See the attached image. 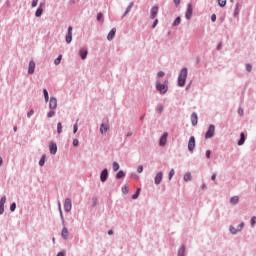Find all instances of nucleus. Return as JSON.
<instances>
[{"label": "nucleus", "mask_w": 256, "mask_h": 256, "mask_svg": "<svg viewBox=\"0 0 256 256\" xmlns=\"http://www.w3.org/2000/svg\"><path fill=\"white\" fill-rule=\"evenodd\" d=\"M187 75L188 69L186 67L182 68L178 75V87H185V83H187Z\"/></svg>", "instance_id": "nucleus-1"}, {"label": "nucleus", "mask_w": 256, "mask_h": 256, "mask_svg": "<svg viewBox=\"0 0 256 256\" xmlns=\"http://www.w3.org/2000/svg\"><path fill=\"white\" fill-rule=\"evenodd\" d=\"M156 91H159L160 95H165L169 91V80L166 79L163 83L156 82Z\"/></svg>", "instance_id": "nucleus-2"}, {"label": "nucleus", "mask_w": 256, "mask_h": 256, "mask_svg": "<svg viewBox=\"0 0 256 256\" xmlns=\"http://www.w3.org/2000/svg\"><path fill=\"white\" fill-rule=\"evenodd\" d=\"M204 137L205 139H213L215 137V126L213 124L209 125Z\"/></svg>", "instance_id": "nucleus-3"}, {"label": "nucleus", "mask_w": 256, "mask_h": 256, "mask_svg": "<svg viewBox=\"0 0 256 256\" xmlns=\"http://www.w3.org/2000/svg\"><path fill=\"white\" fill-rule=\"evenodd\" d=\"M193 17V4L188 3L187 4V9L185 12V18L187 19V21H191V18Z\"/></svg>", "instance_id": "nucleus-4"}, {"label": "nucleus", "mask_w": 256, "mask_h": 256, "mask_svg": "<svg viewBox=\"0 0 256 256\" xmlns=\"http://www.w3.org/2000/svg\"><path fill=\"white\" fill-rule=\"evenodd\" d=\"M65 41L69 45L71 41H73V26H69L66 36H65Z\"/></svg>", "instance_id": "nucleus-5"}, {"label": "nucleus", "mask_w": 256, "mask_h": 256, "mask_svg": "<svg viewBox=\"0 0 256 256\" xmlns=\"http://www.w3.org/2000/svg\"><path fill=\"white\" fill-rule=\"evenodd\" d=\"M109 179V170L104 168L100 173V181L101 183H105Z\"/></svg>", "instance_id": "nucleus-6"}, {"label": "nucleus", "mask_w": 256, "mask_h": 256, "mask_svg": "<svg viewBox=\"0 0 256 256\" xmlns=\"http://www.w3.org/2000/svg\"><path fill=\"white\" fill-rule=\"evenodd\" d=\"M73 209V203L71 202V198H66L64 202V210L66 213H69Z\"/></svg>", "instance_id": "nucleus-7"}, {"label": "nucleus", "mask_w": 256, "mask_h": 256, "mask_svg": "<svg viewBox=\"0 0 256 256\" xmlns=\"http://www.w3.org/2000/svg\"><path fill=\"white\" fill-rule=\"evenodd\" d=\"M167 137H169V134L167 132H164L162 136L159 138L160 147H165L167 145Z\"/></svg>", "instance_id": "nucleus-8"}, {"label": "nucleus", "mask_w": 256, "mask_h": 256, "mask_svg": "<svg viewBox=\"0 0 256 256\" xmlns=\"http://www.w3.org/2000/svg\"><path fill=\"white\" fill-rule=\"evenodd\" d=\"M45 9V2H40L36 12H35V17L39 18L41 15H43V11Z\"/></svg>", "instance_id": "nucleus-9"}, {"label": "nucleus", "mask_w": 256, "mask_h": 256, "mask_svg": "<svg viewBox=\"0 0 256 256\" xmlns=\"http://www.w3.org/2000/svg\"><path fill=\"white\" fill-rule=\"evenodd\" d=\"M188 151L193 153L195 151V136H191L188 141Z\"/></svg>", "instance_id": "nucleus-10"}, {"label": "nucleus", "mask_w": 256, "mask_h": 256, "mask_svg": "<svg viewBox=\"0 0 256 256\" xmlns=\"http://www.w3.org/2000/svg\"><path fill=\"white\" fill-rule=\"evenodd\" d=\"M5 203H7V196H2L0 199V215L5 213Z\"/></svg>", "instance_id": "nucleus-11"}, {"label": "nucleus", "mask_w": 256, "mask_h": 256, "mask_svg": "<svg viewBox=\"0 0 256 256\" xmlns=\"http://www.w3.org/2000/svg\"><path fill=\"white\" fill-rule=\"evenodd\" d=\"M49 101V109L50 110H55L57 109V98L56 97H50Z\"/></svg>", "instance_id": "nucleus-12"}, {"label": "nucleus", "mask_w": 256, "mask_h": 256, "mask_svg": "<svg viewBox=\"0 0 256 256\" xmlns=\"http://www.w3.org/2000/svg\"><path fill=\"white\" fill-rule=\"evenodd\" d=\"M162 181H163V172H158L154 177V183L155 185H161Z\"/></svg>", "instance_id": "nucleus-13"}, {"label": "nucleus", "mask_w": 256, "mask_h": 256, "mask_svg": "<svg viewBox=\"0 0 256 256\" xmlns=\"http://www.w3.org/2000/svg\"><path fill=\"white\" fill-rule=\"evenodd\" d=\"M49 152L51 155H57V143L50 142L49 144Z\"/></svg>", "instance_id": "nucleus-14"}, {"label": "nucleus", "mask_w": 256, "mask_h": 256, "mask_svg": "<svg viewBox=\"0 0 256 256\" xmlns=\"http://www.w3.org/2000/svg\"><path fill=\"white\" fill-rule=\"evenodd\" d=\"M87 55H89V51L87 50V48H81L79 50V56L82 61H85V59H87Z\"/></svg>", "instance_id": "nucleus-15"}, {"label": "nucleus", "mask_w": 256, "mask_h": 256, "mask_svg": "<svg viewBox=\"0 0 256 256\" xmlns=\"http://www.w3.org/2000/svg\"><path fill=\"white\" fill-rule=\"evenodd\" d=\"M159 13V6H153L150 10V19H155Z\"/></svg>", "instance_id": "nucleus-16"}, {"label": "nucleus", "mask_w": 256, "mask_h": 256, "mask_svg": "<svg viewBox=\"0 0 256 256\" xmlns=\"http://www.w3.org/2000/svg\"><path fill=\"white\" fill-rule=\"evenodd\" d=\"M61 237L62 239H65V241L69 239V230L67 229V226H65V224L63 225V229L61 231Z\"/></svg>", "instance_id": "nucleus-17"}, {"label": "nucleus", "mask_w": 256, "mask_h": 256, "mask_svg": "<svg viewBox=\"0 0 256 256\" xmlns=\"http://www.w3.org/2000/svg\"><path fill=\"white\" fill-rule=\"evenodd\" d=\"M191 123L193 127L197 126V123H199V116L197 115L196 112H193L191 114Z\"/></svg>", "instance_id": "nucleus-18"}, {"label": "nucleus", "mask_w": 256, "mask_h": 256, "mask_svg": "<svg viewBox=\"0 0 256 256\" xmlns=\"http://www.w3.org/2000/svg\"><path fill=\"white\" fill-rule=\"evenodd\" d=\"M35 73V61L31 60L28 65V75H33Z\"/></svg>", "instance_id": "nucleus-19"}, {"label": "nucleus", "mask_w": 256, "mask_h": 256, "mask_svg": "<svg viewBox=\"0 0 256 256\" xmlns=\"http://www.w3.org/2000/svg\"><path fill=\"white\" fill-rule=\"evenodd\" d=\"M246 140H247V136H245V132H241L240 133V138L237 142V145H239V147H241V145H245Z\"/></svg>", "instance_id": "nucleus-20"}, {"label": "nucleus", "mask_w": 256, "mask_h": 256, "mask_svg": "<svg viewBox=\"0 0 256 256\" xmlns=\"http://www.w3.org/2000/svg\"><path fill=\"white\" fill-rule=\"evenodd\" d=\"M116 33H117V28H112V29L110 30V32L108 33V35H107V39H108L109 41H113V39H115Z\"/></svg>", "instance_id": "nucleus-21"}, {"label": "nucleus", "mask_w": 256, "mask_h": 256, "mask_svg": "<svg viewBox=\"0 0 256 256\" xmlns=\"http://www.w3.org/2000/svg\"><path fill=\"white\" fill-rule=\"evenodd\" d=\"M107 131H109V126H107V124H105V123H102L100 125V133L102 135H105V133H107Z\"/></svg>", "instance_id": "nucleus-22"}, {"label": "nucleus", "mask_w": 256, "mask_h": 256, "mask_svg": "<svg viewBox=\"0 0 256 256\" xmlns=\"http://www.w3.org/2000/svg\"><path fill=\"white\" fill-rule=\"evenodd\" d=\"M133 5H134L133 2H131V3L128 5V7L126 8V10H125V12H124V14H123V16H122V19H124V17H127V15H129V13L131 12V9H133Z\"/></svg>", "instance_id": "nucleus-23"}, {"label": "nucleus", "mask_w": 256, "mask_h": 256, "mask_svg": "<svg viewBox=\"0 0 256 256\" xmlns=\"http://www.w3.org/2000/svg\"><path fill=\"white\" fill-rule=\"evenodd\" d=\"M240 7H241V4H239V2H237L236 5H235L233 17H238L239 16V13H240L239 8Z\"/></svg>", "instance_id": "nucleus-24"}, {"label": "nucleus", "mask_w": 256, "mask_h": 256, "mask_svg": "<svg viewBox=\"0 0 256 256\" xmlns=\"http://www.w3.org/2000/svg\"><path fill=\"white\" fill-rule=\"evenodd\" d=\"M126 174H125V171L123 170H119L117 173H116V179H123L125 178Z\"/></svg>", "instance_id": "nucleus-25"}, {"label": "nucleus", "mask_w": 256, "mask_h": 256, "mask_svg": "<svg viewBox=\"0 0 256 256\" xmlns=\"http://www.w3.org/2000/svg\"><path fill=\"white\" fill-rule=\"evenodd\" d=\"M230 203L232 205H237V203H239V196H233L230 198Z\"/></svg>", "instance_id": "nucleus-26"}, {"label": "nucleus", "mask_w": 256, "mask_h": 256, "mask_svg": "<svg viewBox=\"0 0 256 256\" xmlns=\"http://www.w3.org/2000/svg\"><path fill=\"white\" fill-rule=\"evenodd\" d=\"M43 95L46 103H49V91H47V88L43 89Z\"/></svg>", "instance_id": "nucleus-27"}, {"label": "nucleus", "mask_w": 256, "mask_h": 256, "mask_svg": "<svg viewBox=\"0 0 256 256\" xmlns=\"http://www.w3.org/2000/svg\"><path fill=\"white\" fill-rule=\"evenodd\" d=\"M139 195H141V188L136 189V192L132 195V199H139Z\"/></svg>", "instance_id": "nucleus-28"}, {"label": "nucleus", "mask_w": 256, "mask_h": 256, "mask_svg": "<svg viewBox=\"0 0 256 256\" xmlns=\"http://www.w3.org/2000/svg\"><path fill=\"white\" fill-rule=\"evenodd\" d=\"M173 27H178V25H181V18L180 16L176 17L175 20L172 23Z\"/></svg>", "instance_id": "nucleus-29"}, {"label": "nucleus", "mask_w": 256, "mask_h": 256, "mask_svg": "<svg viewBox=\"0 0 256 256\" xmlns=\"http://www.w3.org/2000/svg\"><path fill=\"white\" fill-rule=\"evenodd\" d=\"M57 133L61 135L63 133V124L61 122L57 123Z\"/></svg>", "instance_id": "nucleus-30"}, {"label": "nucleus", "mask_w": 256, "mask_h": 256, "mask_svg": "<svg viewBox=\"0 0 256 256\" xmlns=\"http://www.w3.org/2000/svg\"><path fill=\"white\" fill-rule=\"evenodd\" d=\"M185 245L183 244L180 249L178 250V256H185Z\"/></svg>", "instance_id": "nucleus-31"}, {"label": "nucleus", "mask_w": 256, "mask_h": 256, "mask_svg": "<svg viewBox=\"0 0 256 256\" xmlns=\"http://www.w3.org/2000/svg\"><path fill=\"white\" fill-rule=\"evenodd\" d=\"M191 179H192L191 172L184 174V177H183L184 181L189 182V181H191Z\"/></svg>", "instance_id": "nucleus-32"}, {"label": "nucleus", "mask_w": 256, "mask_h": 256, "mask_svg": "<svg viewBox=\"0 0 256 256\" xmlns=\"http://www.w3.org/2000/svg\"><path fill=\"white\" fill-rule=\"evenodd\" d=\"M112 169H113V171H119V169H121L119 162H113Z\"/></svg>", "instance_id": "nucleus-33"}, {"label": "nucleus", "mask_w": 256, "mask_h": 256, "mask_svg": "<svg viewBox=\"0 0 256 256\" xmlns=\"http://www.w3.org/2000/svg\"><path fill=\"white\" fill-rule=\"evenodd\" d=\"M47 159V157L45 155H42V157L39 160V166L40 167H44L45 166V160Z\"/></svg>", "instance_id": "nucleus-34"}, {"label": "nucleus", "mask_w": 256, "mask_h": 256, "mask_svg": "<svg viewBox=\"0 0 256 256\" xmlns=\"http://www.w3.org/2000/svg\"><path fill=\"white\" fill-rule=\"evenodd\" d=\"M229 231L232 235H237V233H239V231L237 230V228H235L233 225H231L229 227Z\"/></svg>", "instance_id": "nucleus-35"}, {"label": "nucleus", "mask_w": 256, "mask_h": 256, "mask_svg": "<svg viewBox=\"0 0 256 256\" xmlns=\"http://www.w3.org/2000/svg\"><path fill=\"white\" fill-rule=\"evenodd\" d=\"M63 59V55H58V57L54 60V64L55 65H60L61 64V60Z\"/></svg>", "instance_id": "nucleus-36"}, {"label": "nucleus", "mask_w": 256, "mask_h": 256, "mask_svg": "<svg viewBox=\"0 0 256 256\" xmlns=\"http://www.w3.org/2000/svg\"><path fill=\"white\" fill-rule=\"evenodd\" d=\"M164 109L165 108L163 107V104H158V106L156 108V112L161 114V113H163Z\"/></svg>", "instance_id": "nucleus-37"}, {"label": "nucleus", "mask_w": 256, "mask_h": 256, "mask_svg": "<svg viewBox=\"0 0 256 256\" xmlns=\"http://www.w3.org/2000/svg\"><path fill=\"white\" fill-rule=\"evenodd\" d=\"M97 21H99V23H103L104 19H103V13H98L96 16Z\"/></svg>", "instance_id": "nucleus-38"}, {"label": "nucleus", "mask_w": 256, "mask_h": 256, "mask_svg": "<svg viewBox=\"0 0 256 256\" xmlns=\"http://www.w3.org/2000/svg\"><path fill=\"white\" fill-rule=\"evenodd\" d=\"M174 175H175V169L172 168V169L169 171V174H168V179H169V181H171V179H173Z\"/></svg>", "instance_id": "nucleus-39"}, {"label": "nucleus", "mask_w": 256, "mask_h": 256, "mask_svg": "<svg viewBox=\"0 0 256 256\" xmlns=\"http://www.w3.org/2000/svg\"><path fill=\"white\" fill-rule=\"evenodd\" d=\"M15 209H17V203L12 202L10 204V211H11V213H14Z\"/></svg>", "instance_id": "nucleus-40"}, {"label": "nucleus", "mask_w": 256, "mask_h": 256, "mask_svg": "<svg viewBox=\"0 0 256 256\" xmlns=\"http://www.w3.org/2000/svg\"><path fill=\"white\" fill-rule=\"evenodd\" d=\"M219 7H225L227 5V0H217Z\"/></svg>", "instance_id": "nucleus-41"}, {"label": "nucleus", "mask_w": 256, "mask_h": 256, "mask_svg": "<svg viewBox=\"0 0 256 256\" xmlns=\"http://www.w3.org/2000/svg\"><path fill=\"white\" fill-rule=\"evenodd\" d=\"M47 117H48V119H51V117H55V110H50V111L47 113Z\"/></svg>", "instance_id": "nucleus-42"}, {"label": "nucleus", "mask_w": 256, "mask_h": 256, "mask_svg": "<svg viewBox=\"0 0 256 256\" xmlns=\"http://www.w3.org/2000/svg\"><path fill=\"white\" fill-rule=\"evenodd\" d=\"M246 71H248V73H251V71H253V65L247 63L246 64Z\"/></svg>", "instance_id": "nucleus-43"}, {"label": "nucleus", "mask_w": 256, "mask_h": 256, "mask_svg": "<svg viewBox=\"0 0 256 256\" xmlns=\"http://www.w3.org/2000/svg\"><path fill=\"white\" fill-rule=\"evenodd\" d=\"M245 227V223L241 222L238 226H237V231H243V228Z\"/></svg>", "instance_id": "nucleus-44"}, {"label": "nucleus", "mask_w": 256, "mask_h": 256, "mask_svg": "<svg viewBox=\"0 0 256 256\" xmlns=\"http://www.w3.org/2000/svg\"><path fill=\"white\" fill-rule=\"evenodd\" d=\"M250 224L252 227H255V225H256V217L255 216L251 217Z\"/></svg>", "instance_id": "nucleus-45"}, {"label": "nucleus", "mask_w": 256, "mask_h": 256, "mask_svg": "<svg viewBox=\"0 0 256 256\" xmlns=\"http://www.w3.org/2000/svg\"><path fill=\"white\" fill-rule=\"evenodd\" d=\"M122 193H123V195H127L129 193V188L127 186H123Z\"/></svg>", "instance_id": "nucleus-46"}, {"label": "nucleus", "mask_w": 256, "mask_h": 256, "mask_svg": "<svg viewBox=\"0 0 256 256\" xmlns=\"http://www.w3.org/2000/svg\"><path fill=\"white\" fill-rule=\"evenodd\" d=\"M97 203H98L97 197H93L92 198V207H97Z\"/></svg>", "instance_id": "nucleus-47"}, {"label": "nucleus", "mask_w": 256, "mask_h": 256, "mask_svg": "<svg viewBox=\"0 0 256 256\" xmlns=\"http://www.w3.org/2000/svg\"><path fill=\"white\" fill-rule=\"evenodd\" d=\"M33 115H35V110L31 109V110L27 113L28 119H30V117H33Z\"/></svg>", "instance_id": "nucleus-48"}, {"label": "nucleus", "mask_w": 256, "mask_h": 256, "mask_svg": "<svg viewBox=\"0 0 256 256\" xmlns=\"http://www.w3.org/2000/svg\"><path fill=\"white\" fill-rule=\"evenodd\" d=\"M77 131H79V126L77 125V122L74 124L73 126V133H77Z\"/></svg>", "instance_id": "nucleus-49"}, {"label": "nucleus", "mask_w": 256, "mask_h": 256, "mask_svg": "<svg viewBox=\"0 0 256 256\" xmlns=\"http://www.w3.org/2000/svg\"><path fill=\"white\" fill-rule=\"evenodd\" d=\"M73 147H79V139L75 138L73 140Z\"/></svg>", "instance_id": "nucleus-50"}, {"label": "nucleus", "mask_w": 256, "mask_h": 256, "mask_svg": "<svg viewBox=\"0 0 256 256\" xmlns=\"http://www.w3.org/2000/svg\"><path fill=\"white\" fill-rule=\"evenodd\" d=\"M38 3H39V0H32L31 7H32V8L37 7Z\"/></svg>", "instance_id": "nucleus-51"}, {"label": "nucleus", "mask_w": 256, "mask_h": 256, "mask_svg": "<svg viewBox=\"0 0 256 256\" xmlns=\"http://www.w3.org/2000/svg\"><path fill=\"white\" fill-rule=\"evenodd\" d=\"M157 25H159V19H155L153 24H152V29H155V27H157Z\"/></svg>", "instance_id": "nucleus-52"}, {"label": "nucleus", "mask_w": 256, "mask_h": 256, "mask_svg": "<svg viewBox=\"0 0 256 256\" xmlns=\"http://www.w3.org/2000/svg\"><path fill=\"white\" fill-rule=\"evenodd\" d=\"M157 77H158L159 79H161V77H165V72L159 71V72L157 73Z\"/></svg>", "instance_id": "nucleus-53"}, {"label": "nucleus", "mask_w": 256, "mask_h": 256, "mask_svg": "<svg viewBox=\"0 0 256 256\" xmlns=\"http://www.w3.org/2000/svg\"><path fill=\"white\" fill-rule=\"evenodd\" d=\"M60 219H61L62 225H65V217L63 216V212L60 213Z\"/></svg>", "instance_id": "nucleus-54"}, {"label": "nucleus", "mask_w": 256, "mask_h": 256, "mask_svg": "<svg viewBox=\"0 0 256 256\" xmlns=\"http://www.w3.org/2000/svg\"><path fill=\"white\" fill-rule=\"evenodd\" d=\"M137 173H143V165L137 167Z\"/></svg>", "instance_id": "nucleus-55"}, {"label": "nucleus", "mask_w": 256, "mask_h": 256, "mask_svg": "<svg viewBox=\"0 0 256 256\" xmlns=\"http://www.w3.org/2000/svg\"><path fill=\"white\" fill-rule=\"evenodd\" d=\"M206 159H211V150L206 151Z\"/></svg>", "instance_id": "nucleus-56"}, {"label": "nucleus", "mask_w": 256, "mask_h": 256, "mask_svg": "<svg viewBox=\"0 0 256 256\" xmlns=\"http://www.w3.org/2000/svg\"><path fill=\"white\" fill-rule=\"evenodd\" d=\"M211 21H212V23H215V21H217V15L212 14L211 15Z\"/></svg>", "instance_id": "nucleus-57"}, {"label": "nucleus", "mask_w": 256, "mask_h": 256, "mask_svg": "<svg viewBox=\"0 0 256 256\" xmlns=\"http://www.w3.org/2000/svg\"><path fill=\"white\" fill-rule=\"evenodd\" d=\"M217 51H221V49H223V44L220 42L217 47H216Z\"/></svg>", "instance_id": "nucleus-58"}, {"label": "nucleus", "mask_w": 256, "mask_h": 256, "mask_svg": "<svg viewBox=\"0 0 256 256\" xmlns=\"http://www.w3.org/2000/svg\"><path fill=\"white\" fill-rule=\"evenodd\" d=\"M176 7H179L181 5V0H173Z\"/></svg>", "instance_id": "nucleus-59"}, {"label": "nucleus", "mask_w": 256, "mask_h": 256, "mask_svg": "<svg viewBox=\"0 0 256 256\" xmlns=\"http://www.w3.org/2000/svg\"><path fill=\"white\" fill-rule=\"evenodd\" d=\"M238 115H240V117H243V108H238Z\"/></svg>", "instance_id": "nucleus-60"}, {"label": "nucleus", "mask_w": 256, "mask_h": 256, "mask_svg": "<svg viewBox=\"0 0 256 256\" xmlns=\"http://www.w3.org/2000/svg\"><path fill=\"white\" fill-rule=\"evenodd\" d=\"M191 85H192V82H190L189 84H187L185 90L186 91H189L191 89Z\"/></svg>", "instance_id": "nucleus-61"}, {"label": "nucleus", "mask_w": 256, "mask_h": 256, "mask_svg": "<svg viewBox=\"0 0 256 256\" xmlns=\"http://www.w3.org/2000/svg\"><path fill=\"white\" fill-rule=\"evenodd\" d=\"M56 256H65V252L64 251H60V252L57 253Z\"/></svg>", "instance_id": "nucleus-62"}, {"label": "nucleus", "mask_w": 256, "mask_h": 256, "mask_svg": "<svg viewBox=\"0 0 256 256\" xmlns=\"http://www.w3.org/2000/svg\"><path fill=\"white\" fill-rule=\"evenodd\" d=\"M133 136V132H128L127 134H126V137H132Z\"/></svg>", "instance_id": "nucleus-63"}, {"label": "nucleus", "mask_w": 256, "mask_h": 256, "mask_svg": "<svg viewBox=\"0 0 256 256\" xmlns=\"http://www.w3.org/2000/svg\"><path fill=\"white\" fill-rule=\"evenodd\" d=\"M201 189H207V185H206L205 183H203V184L201 185Z\"/></svg>", "instance_id": "nucleus-64"}]
</instances>
